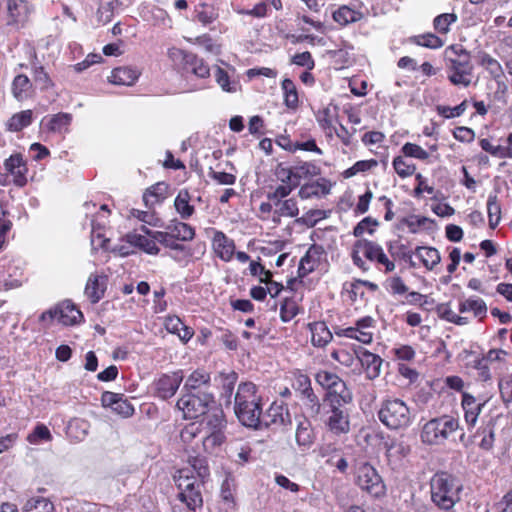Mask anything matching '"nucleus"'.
<instances>
[{"mask_svg": "<svg viewBox=\"0 0 512 512\" xmlns=\"http://www.w3.org/2000/svg\"><path fill=\"white\" fill-rule=\"evenodd\" d=\"M221 397L226 399L227 403H231V397L238 380L236 372L220 373Z\"/></svg>", "mask_w": 512, "mask_h": 512, "instance_id": "nucleus-51", "label": "nucleus"}, {"mask_svg": "<svg viewBox=\"0 0 512 512\" xmlns=\"http://www.w3.org/2000/svg\"><path fill=\"white\" fill-rule=\"evenodd\" d=\"M227 421L222 409L214 410L207 418L209 431L225 432Z\"/></svg>", "mask_w": 512, "mask_h": 512, "instance_id": "nucleus-64", "label": "nucleus"}, {"mask_svg": "<svg viewBox=\"0 0 512 512\" xmlns=\"http://www.w3.org/2000/svg\"><path fill=\"white\" fill-rule=\"evenodd\" d=\"M392 168L401 179H406L413 176L417 170L416 164L409 160L402 153L393 158Z\"/></svg>", "mask_w": 512, "mask_h": 512, "instance_id": "nucleus-45", "label": "nucleus"}, {"mask_svg": "<svg viewBox=\"0 0 512 512\" xmlns=\"http://www.w3.org/2000/svg\"><path fill=\"white\" fill-rule=\"evenodd\" d=\"M166 229L178 243L192 241L196 235L194 227L183 221L173 220Z\"/></svg>", "mask_w": 512, "mask_h": 512, "instance_id": "nucleus-38", "label": "nucleus"}, {"mask_svg": "<svg viewBox=\"0 0 512 512\" xmlns=\"http://www.w3.org/2000/svg\"><path fill=\"white\" fill-rule=\"evenodd\" d=\"M477 63L489 73L491 78L495 80L499 86H503V92H505L507 87L503 82L504 71L500 62L489 53L481 51L477 55Z\"/></svg>", "mask_w": 512, "mask_h": 512, "instance_id": "nucleus-22", "label": "nucleus"}, {"mask_svg": "<svg viewBox=\"0 0 512 512\" xmlns=\"http://www.w3.org/2000/svg\"><path fill=\"white\" fill-rule=\"evenodd\" d=\"M218 17V8L212 3L201 2L194 8V19L203 26L212 24Z\"/></svg>", "mask_w": 512, "mask_h": 512, "instance_id": "nucleus-40", "label": "nucleus"}, {"mask_svg": "<svg viewBox=\"0 0 512 512\" xmlns=\"http://www.w3.org/2000/svg\"><path fill=\"white\" fill-rule=\"evenodd\" d=\"M409 41L417 46L429 49H439L444 45L442 39L433 33L414 35L409 38Z\"/></svg>", "mask_w": 512, "mask_h": 512, "instance_id": "nucleus-52", "label": "nucleus"}, {"mask_svg": "<svg viewBox=\"0 0 512 512\" xmlns=\"http://www.w3.org/2000/svg\"><path fill=\"white\" fill-rule=\"evenodd\" d=\"M32 90L33 84L27 75L18 74L14 77L11 85V92L18 101L27 99Z\"/></svg>", "mask_w": 512, "mask_h": 512, "instance_id": "nucleus-43", "label": "nucleus"}, {"mask_svg": "<svg viewBox=\"0 0 512 512\" xmlns=\"http://www.w3.org/2000/svg\"><path fill=\"white\" fill-rule=\"evenodd\" d=\"M166 195L167 185L164 182H158L145 190L143 202L148 209H152L156 204L162 203Z\"/></svg>", "mask_w": 512, "mask_h": 512, "instance_id": "nucleus-42", "label": "nucleus"}, {"mask_svg": "<svg viewBox=\"0 0 512 512\" xmlns=\"http://www.w3.org/2000/svg\"><path fill=\"white\" fill-rule=\"evenodd\" d=\"M357 359L361 363L367 379L374 380L380 376L383 359L379 355L363 347H358Z\"/></svg>", "mask_w": 512, "mask_h": 512, "instance_id": "nucleus-20", "label": "nucleus"}, {"mask_svg": "<svg viewBox=\"0 0 512 512\" xmlns=\"http://www.w3.org/2000/svg\"><path fill=\"white\" fill-rule=\"evenodd\" d=\"M234 411L239 421L246 427L258 428L261 423V396L252 382L241 383L235 394Z\"/></svg>", "mask_w": 512, "mask_h": 512, "instance_id": "nucleus-3", "label": "nucleus"}, {"mask_svg": "<svg viewBox=\"0 0 512 512\" xmlns=\"http://www.w3.org/2000/svg\"><path fill=\"white\" fill-rule=\"evenodd\" d=\"M188 463L190 466L188 468L195 475V478L207 481L210 476V469L206 457L201 455L191 456L188 459Z\"/></svg>", "mask_w": 512, "mask_h": 512, "instance_id": "nucleus-48", "label": "nucleus"}, {"mask_svg": "<svg viewBox=\"0 0 512 512\" xmlns=\"http://www.w3.org/2000/svg\"><path fill=\"white\" fill-rule=\"evenodd\" d=\"M205 452L211 453L221 446L225 440V432L209 431V434L200 438Z\"/></svg>", "mask_w": 512, "mask_h": 512, "instance_id": "nucleus-61", "label": "nucleus"}, {"mask_svg": "<svg viewBox=\"0 0 512 512\" xmlns=\"http://www.w3.org/2000/svg\"><path fill=\"white\" fill-rule=\"evenodd\" d=\"M140 74V71L133 67H116L111 71L108 80L115 85L132 86L138 80Z\"/></svg>", "mask_w": 512, "mask_h": 512, "instance_id": "nucleus-32", "label": "nucleus"}, {"mask_svg": "<svg viewBox=\"0 0 512 512\" xmlns=\"http://www.w3.org/2000/svg\"><path fill=\"white\" fill-rule=\"evenodd\" d=\"M487 214L489 227L495 229L501 220V205L496 194L488 196Z\"/></svg>", "mask_w": 512, "mask_h": 512, "instance_id": "nucleus-56", "label": "nucleus"}, {"mask_svg": "<svg viewBox=\"0 0 512 512\" xmlns=\"http://www.w3.org/2000/svg\"><path fill=\"white\" fill-rule=\"evenodd\" d=\"M458 16L455 13H443L436 16L433 20L434 29L440 34H447L450 30V25L455 23Z\"/></svg>", "mask_w": 512, "mask_h": 512, "instance_id": "nucleus-63", "label": "nucleus"}, {"mask_svg": "<svg viewBox=\"0 0 512 512\" xmlns=\"http://www.w3.org/2000/svg\"><path fill=\"white\" fill-rule=\"evenodd\" d=\"M151 235H153V238L157 240V243L167 249L186 254L188 252L186 246L182 243H178L167 229L165 231H154Z\"/></svg>", "mask_w": 512, "mask_h": 512, "instance_id": "nucleus-49", "label": "nucleus"}, {"mask_svg": "<svg viewBox=\"0 0 512 512\" xmlns=\"http://www.w3.org/2000/svg\"><path fill=\"white\" fill-rule=\"evenodd\" d=\"M211 249L216 258L228 263L234 259L236 243L234 239L227 236L223 231L210 228Z\"/></svg>", "mask_w": 512, "mask_h": 512, "instance_id": "nucleus-16", "label": "nucleus"}, {"mask_svg": "<svg viewBox=\"0 0 512 512\" xmlns=\"http://www.w3.org/2000/svg\"><path fill=\"white\" fill-rule=\"evenodd\" d=\"M307 329L311 334V344L315 348H325L328 346L333 340V333L337 337L348 338L361 344L369 345L374 340L376 320L372 316L366 315L355 320L352 325H332L333 332H331L325 321H313L307 324Z\"/></svg>", "mask_w": 512, "mask_h": 512, "instance_id": "nucleus-1", "label": "nucleus"}, {"mask_svg": "<svg viewBox=\"0 0 512 512\" xmlns=\"http://www.w3.org/2000/svg\"><path fill=\"white\" fill-rule=\"evenodd\" d=\"M461 406L464 411V420L468 430L475 427L484 403H480L468 392L462 393Z\"/></svg>", "mask_w": 512, "mask_h": 512, "instance_id": "nucleus-24", "label": "nucleus"}, {"mask_svg": "<svg viewBox=\"0 0 512 512\" xmlns=\"http://www.w3.org/2000/svg\"><path fill=\"white\" fill-rule=\"evenodd\" d=\"M352 402H323L324 424L334 435L347 434L350 431V415L347 405Z\"/></svg>", "mask_w": 512, "mask_h": 512, "instance_id": "nucleus-10", "label": "nucleus"}, {"mask_svg": "<svg viewBox=\"0 0 512 512\" xmlns=\"http://www.w3.org/2000/svg\"><path fill=\"white\" fill-rule=\"evenodd\" d=\"M265 424L279 427L291 425V414L288 405L284 402L274 401L267 410Z\"/></svg>", "mask_w": 512, "mask_h": 512, "instance_id": "nucleus-23", "label": "nucleus"}, {"mask_svg": "<svg viewBox=\"0 0 512 512\" xmlns=\"http://www.w3.org/2000/svg\"><path fill=\"white\" fill-rule=\"evenodd\" d=\"M33 116L30 109L15 113L7 120L6 129L10 132H20L32 124Z\"/></svg>", "mask_w": 512, "mask_h": 512, "instance_id": "nucleus-44", "label": "nucleus"}, {"mask_svg": "<svg viewBox=\"0 0 512 512\" xmlns=\"http://www.w3.org/2000/svg\"><path fill=\"white\" fill-rule=\"evenodd\" d=\"M459 428L460 422L457 417L443 414L431 418L423 424L420 430V440L428 446H444Z\"/></svg>", "mask_w": 512, "mask_h": 512, "instance_id": "nucleus-7", "label": "nucleus"}, {"mask_svg": "<svg viewBox=\"0 0 512 512\" xmlns=\"http://www.w3.org/2000/svg\"><path fill=\"white\" fill-rule=\"evenodd\" d=\"M282 90L285 105L290 109H296L299 105V97L295 83L291 79L285 78L282 81Z\"/></svg>", "mask_w": 512, "mask_h": 512, "instance_id": "nucleus-55", "label": "nucleus"}, {"mask_svg": "<svg viewBox=\"0 0 512 512\" xmlns=\"http://www.w3.org/2000/svg\"><path fill=\"white\" fill-rule=\"evenodd\" d=\"M72 119V114L65 112H59L44 118L47 130L59 134L68 132Z\"/></svg>", "mask_w": 512, "mask_h": 512, "instance_id": "nucleus-37", "label": "nucleus"}, {"mask_svg": "<svg viewBox=\"0 0 512 512\" xmlns=\"http://www.w3.org/2000/svg\"><path fill=\"white\" fill-rule=\"evenodd\" d=\"M439 317L447 322L453 323L455 325H467L469 323V318L465 316H460L455 313L448 303L441 304L438 307Z\"/></svg>", "mask_w": 512, "mask_h": 512, "instance_id": "nucleus-59", "label": "nucleus"}, {"mask_svg": "<svg viewBox=\"0 0 512 512\" xmlns=\"http://www.w3.org/2000/svg\"><path fill=\"white\" fill-rule=\"evenodd\" d=\"M23 512H55V507L49 499L37 496L27 500Z\"/></svg>", "mask_w": 512, "mask_h": 512, "instance_id": "nucleus-53", "label": "nucleus"}, {"mask_svg": "<svg viewBox=\"0 0 512 512\" xmlns=\"http://www.w3.org/2000/svg\"><path fill=\"white\" fill-rule=\"evenodd\" d=\"M378 166V161L374 158L367 160H359L355 162L351 167L345 169L341 176L344 179H349L356 176L359 173H367Z\"/></svg>", "mask_w": 512, "mask_h": 512, "instance_id": "nucleus-50", "label": "nucleus"}, {"mask_svg": "<svg viewBox=\"0 0 512 512\" xmlns=\"http://www.w3.org/2000/svg\"><path fill=\"white\" fill-rule=\"evenodd\" d=\"M358 349L346 346L335 348L331 351L330 357L341 366L351 368L357 359Z\"/></svg>", "mask_w": 512, "mask_h": 512, "instance_id": "nucleus-46", "label": "nucleus"}, {"mask_svg": "<svg viewBox=\"0 0 512 512\" xmlns=\"http://www.w3.org/2000/svg\"><path fill=\"white\" fill-rule=\"evenodd\" d=\"M315 432L311 421L305 416L297 420L295 439L301 450L309 449L315 441Z\"/></svg>", "mask_w": 512, "mask_h": 512, "instance_id": "nucleus-29", "label": "nucleus"}, {"mask_svg": "<svg viewBox=\"0 0 512 512\" xmlns=\"http://www.w3.org/2000/svg\"><path fill=\"white\" fill-rule=\"evenodd\" d=\"M364 18L363 12L353 9L348 5H341L332 12V19L341 28L361 21Z\"/></svg>", "mask_w": 512, "mask_h": 512, "instance_id": "nucleus-34", "label": "nucleus"}, {"mask_svg": "<svg viewBox=\"0 0 512 512\" xmlns=\"http://www.w3.org/2000/svg\"><path fill=\"white\" fill-rule=\"evenodd\" d=\"M108 278L106 275L91 274L85 285L84 294L92 304L98 303L105 295Z\"/></svg>", "mask_w": 512, "mask_h": 512, "instance_id": "nucleus-21", "label": "nucleus"}, {"mask_svg": "<svg viewBox=\"0 0 512 512\" xmlns=\"http://www.w3.org/2000/svg\"><path fill=\"white\" fill-rule=\"evenodd\" d=\"M191 195L187 189H181L174 199V207L182 220L190 219L195 213L191 203Z\"/></svg>", "mask_w": 512, "mask_h": 512, "instance_id": "nucleus-41", "label": "nucleus"}, {"mask_svg": "<svg viewBox=\"0 0 512 512\" xmlns=\"http://www.w3.org/2000/svg\"><path fill=\"white\" fill-rule=\"evenodd\" d=\"M356 483L363 491L374 497L378 498L385 495V484L376 469L369 463L358 466Z\"/></svg>", "mask_w": 512, "mask_h": 512, "instance_id": "nucleus-15", "label": "nucleus"}, {"mask_svg": "<svg viewBox=\"0 0 512 512\" xmlns=\"http://www.w3.org/2000/svg\"><path fill=\"white\" fill-rule=\"evenodd\" d=\"M4 168L13 177V183L16 186L24 187L27 184L28 167L22 154H12L5 160Z\"/></svg>", "mask_w": 512, "mask_h": 512, "instance_id": "nucleus-19", "label": "nucleus"}, {"mask_svg": "<svg viewBox=\"0 0 512 512\" xmlns=\"http://www.w3.org/2000/svg\"><path fill=\"white\" fill-rule=\"evenodd\" d=\"M460 313H472L475 318L483 320L487 316L486 302L479 297H469L459 302Z\"/></svg>", "mask_w": 512, "mask_h": 512, "instance_id": "nucleus-36", "label": "nucleus"}, {"mask_svg": "<svg viewBox=\"0 0 512 512\" xmlns=\"http://www.w3.org/2000/svg\"><path fill=\"white\" fill-rule=\"evenodd\" d=\"M32 77L36 85H38L42 90H47L54 86V83L45 70V67L39 62H34L32 65Z\"/></svg>", "mask_w": 512, "mask_h": 512, "instance_id": "nucleus-54", "label": "nucleus"}, {"mask_svg": "<svg viewBox=\"0 0 512 512\" xmlns=\"http://www.w3.org/2000/svg\"><path fill=\"white\" fill-rule=\"evenodd\" d=\"M210 381L209 372L205 369H196L187 377L182 391L208 392L206 389L209 388Z\"/></svg>", "mask_w": 512, "mask_h": 512, "instance_id": "nucleus-31", "label": "nucleus"}, {"mask_svg": "<svg viewBox=\"0 0 512 512\" xmlns=\"http://www.w3.org/2000/svg\"><path fill=\"white\" fill-rule=\"evenodd\" d=\"M315 382L324 390L323 402H352L353 395L346 382L335 372L319 369L314 374Z\"/></svg>", "mask_w": 512, "mask_h": 512, "instance_id": "nucleus-9", "label": "nucleus"}, {"mask_svg": "<svg viewBox=\"0 0 512 512\" xmlns=\"http://www.w3.org/2000/svg\"><path fill=\"white\" fill-rule=\"evenodd\" d=\"M292 187L297 188L302 179L318 176L321 169L312 161H300L293 166H290Z\"/></svg>", "mask_w": 512, "mask_h": 512, "instance_id": "nucleus-30", "label": "nucleus"}, {"mask_svg": "<svg viewBox=\"0 0 512 512\" xmlns=\"http://www.w3.org/2000/svg\"><path fill=\"white\" fill-rule=\"evenodd\" d=\"M332 184L326 178H319L315 181L305 183L298 191L301 199L320 198L326 196L331 191Z\"/></svg>", "mask_w": 512, "mask_h": 512, "instance_id": "nucleus-27", "label": "nucleus"}, {"mask_svg": "<svg viewBox=\"0 0 512 512\" xmlns=\"http://www.w3.org/2000/svg\"><path fill=\"white\" fill-rule=\"evenodd\" d=\"M351 259L353 264L362 272L370 270L366 260L373 263L379 271L386 274L393 272L396 268L394 260L387 256L383 248L378 243L367 239L357 240L353 244Z\"/></svg>", "mask_w": 512, "mask_h": 512, "instance_id": "nucleus-4", "label": "nucleus"}, {"mask_svg": "<svg viewBox=\"0 0 512 512\" xmlns=\"http://www.w3.org/2000/svg\"><path fill=\"white\" fill-rule=\"evenodd\" d=\"M400 153L404 154L407 158H414L421 161H427L430 157L428 151L423 149L420 145L412 142H406L401 147Z\"/></svg>", "mask_w": 512, "mask_h": 512, "instance_id": "nucleus-62", "label": "nucleus"}, {"mask_svg": "<svg viewBox=\"0 0 512 512\" xmlns=\"http://www.w3.org/2000/svg\"><path fill=\"white\" fill-rule=\"evenodd\" d=\"M182 370L161 373L157 375L150 385L152 395L160 400L172 398L183 382Z\"/></svg>", "mask_w": 512, "mask_h": 512, "instance_id": "nucleus-14", "label": "nucleus"}, {"mask_svg": "<svg viewBox=\"0 0 512 512\" xmlns=\"http://www.w3.org/2000/svg\"><path fill=\"white\" fill-rule=\"evenodd\" d=\"M39 320L46 323V326L55 320L64 326H71L80 323L83 320V314L71 300H65L54 308L44 311Z\"/></svg>", "mask_w": 512, "mask_h": 512, "instance_id": "nucleus-12", "label": "nucleus"}, {"mask_svg": "<svg viewBox=\"0 0 512 512\" xmlns=\"http://www.w3.org/2000/svg\"><path fill=\"white\" fill-rule=\"evenodd\" d=\"M325 260L326 252L323 246L318 244L311 245L300 260L298 267L299 277L302 278L312 273L318 269Z\"/></svg>", "mask_w": 512, "mask_h": 512, "instance_id": "nucleus-17", "label": "nucleus"}, {"mask_svg": "<svg viewBox=\"0 0 512 512\" xmlns=\"http://www.w3.org/2000/svg\"><path fill=\"white\" fill-rule=\"evenodd\" d=\"M462 488V483L455 475L438 471L430 480L431 501L439 509L449 511L460 501Z\"/></svg>", "mask_w": 512, "mask_h": 512, "instance_id": "nucleus-5", "label": "nucleus"}, {"mask_svg": "<svg viewBox=\"0 0 512 512\" xmlns=\"http://www.w3.org/2000/svg\"><path fill=\"white\" fill-rule=\"evenodd\" d=\"M377 415L386 428L395 431L408 428L413 419L410 407L397 397L383 399Z\"/></svg>", "mask_w": 512, "mask_h": 512, "instance_id": "nucleus-8", "label": "nucleus"}, {"mask_svg": "<svg viewBox=\"0 0 512 512\" xmlns=\"http://www.w3.org/2000/svg\"><path fill=\"white\" fill-rule=\"evenodd\" d=\"M388 253L395 259L399 258L406 262H409L411 267H416V264L412 261L414 251L408 249V247L398 240L388 241L386 243Z\"/></svg>", "mask_w": 512, "mask_h": 512, "instance_id": "nucleus-47", "label": "nucleus"}, {"mask_svg": "<svg viewBox=\"0 0 512 512\" xmlns=\"http://www.w3.org/2000/svg\"><path fill=\"white\" fill-rule=\"evenodd\" d=\"M471 367L475 370L477 381L486 383L492 380L494 371L481 356L473 360Z\"/></svg>", "mask_w": 512, "mask_h": 512, "instance_id": "nucleus-57", "label": "nucleus"}, {"mask_svg": "<svg viewBox=\"0 0 512 512\" xmlns=\"http://www.w3.org/2000/svg\"><path fill=\"white\" fill-rule=\"evenodd\" d=\"M414 255L428 271L435 270L441 261L440 252L437 248L431 246H417Z\"/></svg>", "mask_w": 512, "mask_h": 512, "instance_id": "nucleus-33", "label": "nucleus"}, {"mask_svg": "<svg viewBox=\"0 0 512 512\" xmlns=\"http://www.w3.org/2000/svg\"><path fill=\"white\" fill-rule=\"evenodd\" d=\"M338 111L337 105L329 104L326 107L320 109L316 114V120L320 128L324 131L327 138L333 137V130H335V122H338Z\"/></svg>", "mask_w": 512, "mask_h": 512, "instance_id": "nucleus-28", "label": "nucleus"}, {"mask_svg": "<svg viewBox=\"0 0 512 512\" xmlns=\"http://www.w3.org/2000/svg\"><path fill=\"white\" fill-rule=\"evenodd\" d=\"M274 205L275 210L273 212L272 221L275 224H280L281 217L294 218L299 214L298 204L294 198L284 199Z\"/></svg>", "mask_w": 512, "mask_h": 512, "instance_id": "nucleus-39", "label": "nucleus"}, {"mask_svg": "<svg viewBox=\"0 0 512 512\" xmlns=\"http://www.w3.org/2000/svg\"><path fill=\"white\" fill-rule=\"evenodd\" d=\"M88 423L82 419L74 418L69 421L66 433L67 435L76 441L83 439L87 434Z\"/></svg>", "mask_w": 512, "mask_h": 512, "instance_id": "nucleus-58", "label": "nucleus"}, {"mask_svg": "<svg viewBox=\"0 0 512 512\" xmlns=\"http://www.w3.org/2000/svg\"><path fill=\"white\" fill-rule=\"evenodd\" d=\"M171 55L174 59H180L179 69L187 79L193 76L199 79H206L210 76L208 64L196 54L176 49Z\"/></svg>", "mask_w": 512, "mask_h": 512, "instance_id": "nucleus-13", "label": "nucleus"}, {"mask_svg": "<svg viewBox=\"0 0 512 512\" xmlns=\"http://www.w3.org/2000/svg\"><path fill=\"white\" fill-rule=\"evenodd\" d=\"M302 300L303 294L298 293L296 288L284 296L280 302V320L284 323H288L299 315L303 311L301 305Z\"/></svg>", "mask_w": 512, "mask_h": 512, "instance_id": "nucleus-18", "label": "nucleus"}, {"mask_svg": "<svg viewBox=\"0 0 512 512\" xmlns=\"http://www.w3.org/2000/svg\"><path fill=\"white\" fill-rule=\"evenodd\" d=\"M445 52L447 79L454 86L468 88L474 72L471 53L461 44H452Z\"/></svg>", "mask_w": 512, "mask_h": 512, "instance_id": "nucleus-2", "label": "nucleus"}, {"mask_svg": "<svg viewBox=\"0 0 512 512\" xmlns=\"http://www.w3.org/2000/svg\"><path fill=\"white\" fill-rule=\"evenodd\" d=\"M203 430L202 422H191L184 426L180 432V438L183 443L192 445L196 438L200 436Z\"/></svg>", "mask_w": 512, "mask_h": 512, "instance_id": "nucleus-60", "label": "nucleus"}, {"mask_svg": "<svg viewBox=\"0 0 512 512\" xmlns=\"http://www.w3.org/2000/svg\"><path fill=\"white\" fill-rule=\"evenodd\" d=\"M484 361L492 368L494 373L502 372L507 368L512 360V353L501 348L489 349L486 353L480 355Z\"/></svg>", "mask_w": 512, "mask_h": 512, "instance_id": "nucleus-26", "label": "nucleus"}, {"mask_svg": "<svg viewBox=\"0 0 512 512\" xmlns=\"http://www.w3.org/2000/svg\"><path fill=\"white\" fill-rule=\"evenodd\" d=\"M495 421L490 419L480 426L473 437L478 440V446L485 451H490L495 443Z\"/></svg>", "mask_w": 512, "mask_h": 512, "instance_id": "nucleus-35", "label": "nucleus"}, {"mask_svg": "<svg viewBox=\"0 0 512 512\" xmlns=\"http://www.w3.org/2000/svg\"><path fill=\"white\" fill-rule=\"evenodd\" d=\"M213 402L214 396L211 392L183 391L177 400L176 407L182 411L185 419H197L207 413Z\"/></svg>", "mask_w": 512, "mask_h": 512, "instance_id": "nucleus-11", "label": "nucleus"}, {"mask_svg": "<svg viewBox=\"0 0 512 512\" xmlns=\"http://www.w3.org/2000/svg\"><path fill=\"white\" fill-rule=\"evenodd\" d=\"M141 231L145 234L131 233L128 234V241L134 246L142 249L144 252L150 255H157L160 252L157 240L153 238L154 231L148 229L146 226H141Z\"/></svg>", "mask_w": 512, "mask_h": 512, "instance_id": "nucleus-25", "label": "nucleus"}, {"mask_svg": "<svg viewBox=\"0 0 512 512\" xmlns=\"http://www.w3.org/2000/svg\"><path fill=\"white\" fill-rule=\"evenodd\" d=\"M174 481L178 489L176 499L185 505L181 507L184 512H195L203 506L202 490L206 481L195 478L189 468L177 470Z\"/></svg>", "mask_w": 512, "mask_h": 512, "instance_id": "nucleus-6", "label": "nucleus"}]
</instances>
